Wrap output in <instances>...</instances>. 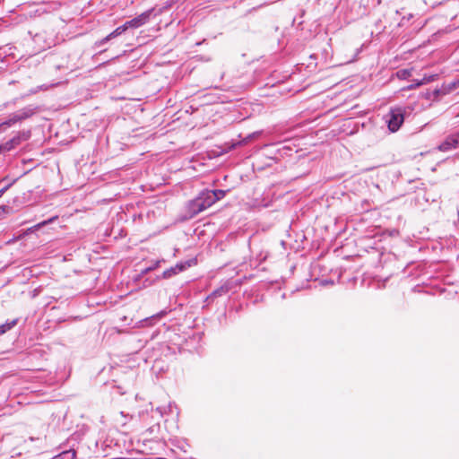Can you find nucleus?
Listing matches in <instances>:
<instances>
[{
    "label": "nucleus",
    "mask_w": 459,
    "mask_h": 459,
    "mask_svg": "<svg viewBox=\"0 0 459 459\" xmlns=\"http://www.w3.org/2000/svg\"><path fill=\"white\" fill-rule=\"evenodd\" d=\"M412 110L411 106L391 107L388 113L384 117L387 128L391 133L397 132L403 125L405 117Z\"/></svg>",
    "instance_id": "1"
},
{
    "label": "nucleus",
    "mask_w": 459,
    "mask_h": 459,
    "mask_svg": "<svg viewBox=\"0 0 459 459\" xmlns=\"http://www.w3.org/2000/svg\"><path fill=\"white\" fill-rule=\"evenodd\" d=\"M262 131H255L253 133L247 134L246 136H242L241 134L238 135V140L232 139L230 142L224 143L221 146H217L219 151H212L214 153V156H221L225 153H228L229 152L236 149L238 146L247 144L248 143H251L257 138H259L262 134Z\"/></svg>",
    "instance_id": "2"
},
{
    "label": "nucleus",
    "mask_w": 459,
    "mask_h": 459,
    "mask_svg": "<svg viewBox=\"0 0 459 459\" xmlns=\"http://www.w3.org/2000/svg\"><path fill=\"white\" fill-rule=\"evenodd\" d=\"M230 192V189L204 188L191 201H221Z\"/></svg>",
    "instance_id": "3"
},
{
    "label": "nucleus",
    "mask_w": 459,
    "mask_h": 459,
    "mask_svg": "<svg viewBox=\"0 0 459 459\" xmlns=\"http://www.w3.org/2000/svg\"><path fill=\"white\" fill-rule=\"evenodd\" d=\"M156 11L154 9H148L139 15L125 22L128 30H136L150 22L153 17Z\"/></svg>",
    "instance_id": "4"
},
{
    "label": "nucleus",
    "mask_w": 459,
    "mask_h": 459,
    "mask_svg": "<svg viewBox=\"0 0 459 459\" xmlns=\"http://www.w3.org/2000/svg\"><path fill=\"white\" fill-rule=\"evenodd\" d=\"M212 203H186L185 212L181 215L182 221H187L211 206Z\"/></svg>",
    "instance_id": "5"
},
{
    "label": "nucleus",
    "mask_w": 459,
    "mask_h": 459,
    "mask_svg": "<svg viewBox=\"0 0 459 459\" xmlns=\"http://www.w3.org/2000/svg\"><path fill=\"white\" fill-rule=\"evenodd\" d=\"M40 111H41V108L39 106L30 104V105H28V106L13 112V114H14V117H16L17 122L22 123V121H24L28 118H30L35 114H37Z\"/></svg>",
    "instance_id": "6"
},
{
    "label": "nucleus",
    "mask_w": 459,
    "mask_h": 459,
    "mask_svg": "<svg viewBox=\"0 0 459 459\" xmlns=\"http://www.w3.org/2000/svg\"><path fill=\"white\" fill-rule=\"evenodd\" d=\"M456 148H459V131L447 135L437 146L440 152H448Z\"/></svg>",
    "instance_id": "7"
},
{
    "label": "nucleus",
    "mask_w": 459,
    "mask_h": 459,
    "mask_svg": "<svg viewBox=\"0 0 459 459\" xmlns=\"http://www.w3.org/2000/svg\"><path fill=\"white\" fill-rule=\"evenodd\" d=\"M31 137V130L30 129H23L21 131H18L12 138L9 140L11 141V143L16 148L19 146L22 143L28 141Z\"/></svg>",
    "instance_id": "8"
},
{
    "label": "nucleus",
    "mask_w": 459,
    "mask_h": 459,
    "mask_svg": "<svg viewBox=\"0 0 459 459\" xmlns=\"http://www.w3.org/2000/svg\"><path fill=\"white\" fill-rule=\"evenodd\" d=\"M356 10L355 15L353 18H359L367 14L368 13V5L364 4L362 1L354 2L351 6V12Z\"/></svg>",
    "instance_id": "9"
},
{
    "label": "nucleus",
    "mask_w": 459,
    "mask_h": 459,
    "mask_svg": "<svg viewBox=\"0 0 459 459\" xmlns=\"http://www.w3.org/2000/svg\"><path fill=\"white\" fill-rule=\"evenodd\" d=\"M197 261L195 258L187 260L186 262H180L177 264L174 267L176 273L185 271L186 268L191 267L192 265L196 264Z\"/></svg>",
    "instance_id": "10"
},
{
    "label": "nucleus",
    "mask_w": 459,
    "mask_h": 459,
    "mask_svg": "<svg viewBox=\"0 0 459 459\" xmlns=\"http://www.w3.org/2000/svg\"><path fill=\"white\" fill-rule=\"evenodd\" d=\"M197 261L195 258L187 260L186 262H180L177 264L174 267L176 273L185 271L186 268L191 267L192 265L196 264Z\"/></svg>",
    "instance_id": "11"
},
{
    "label": "nucleus",
    "mask_w": 459,
    "mask_h": 459,
    "mask_svg": "<svg viewBox=\"0 0 459 459\" xmlns=\"http://www.w3.org/2000/svg\"><path fill=\"white\" fill-rule=\"evenodd\" d=\"M17 123L18 122L16 120V117H14V114L12 113L8 116L6 119L0 123V131H4Z\"/></svg>",
    "instance_id": "12"
},
{
    "label": "nucleus",
    "mask_w": 459,
    "mask_h": 459,
    "mask_svg": "<svg viewBox=\"0 0 459 459\" xmlns=\"http://www.w3.org/2000/svg\"><path fill=\"white\" fill-rule=\"evenodd\" d=\"M413 68H403L395 72L394 75L400 80H407L412 75Z\"/></svg>",
    "instance_id": "13"
},
{
    "label": "nucleus",
    "mask_w": 459,
    "mask_h": 459,
    "mask_svg": "<svg viewBox=\"0 0 459 459\" xmlns=\"http://www.w3.org/2000/svg\"><path fill=\"white\" fill-rule=\"evenodd\" d=\"M17 323H18V319H13V320L5 322L3 325H0V335L10 331L12 328H13L17 325Z\"/></svg>",
    "instance_id": "14"
},
{
    "label": "nucleus",
    "mask_w": 459,
    "mask_h": 459,
    "mask_svg": "<svg viewBox=\"0 0 459 459\" xmlns=\"http://www.w3.org/2000/svg\"><path fill=\"white\" fill-rule=\"evenodd\" d=\"M57 219V216H53L51 217L50 219L48 220H46V221H43L36 225H34L33 227H30L27 230L26 233H31V232H34L35 230L42 228L43 226L54 221L55 220Z\"/></svg>",
    "instance_id": "15"
},
{
    "label": "nucleus",
    "mask_w": 459,
    "mask_h": 459,
    "mask_svg": "<svg viewBox=\"0 0 459 459\" xmlns=\"http://www.w3.org/2000/svg\"><path fill=\"white\" fill-rule=\"evenodd\" d=\"M432 101H439L441 98L446 95L443 85L440 88H436L431 91Z\"/></svg>",
    "instance_id": "16"
},
{
    "label": "nucleus",
    "mask_w": 459,
    "mask_h": 459,
    "mask_svg": "<svg viewBox=\"0 0 459 459\" xmlns=\"http://www.w3.org/2000/svg\"><path fill=\"white\" fill-rule=\"evenodd\" d=\"M172 6L171 1H167L162 7L158 8L157 6L151 7L150 9H154L156 11L155 14L152 18H155L160 14H162L166 10L169 9Z\"/></svg>",
    "instance_id": "17"
},
{
    "label": "nucleus",
    "mask_w": 459,
    "mask_h": 459,
    "mask_svg": "<svg viewBox=\"0 0 459 459\" xmlns=\"http://www.w3.org/2000/svg\"><path fill=\"white\" fill-rule=\"evenodd\" d=\"M75 452L74 450H66L62 452L61 454L56 455L53 459H74Z\"/></svg>",
    "instance_id": "18"
},
{
    "label": "nucleus",
    "mask_w": 459,
    "mask_h": 459,
    "mask_svg": "<svg viewBox=\"0 0 459 459\" xmlns=\"http://www.w3.org/2000/svg\"><path fill=\"white\" fill-rule=\"evenodd\" d=\"M127 30H128V29H127L126 23L124 22L122 25L117 27L113 31H111V37H114V39H115V38L124 34Z\"/></svg>",
    "instance_id": "19"
},
{
    "label": "nucleus",
    "mask_w": 459,
    "mask_h": 459,
    "mask_svg": "<svg viewBox=\"0 0 459 459\" xmlns=\"http://www.w3.org/2000/svg\"><path fill=\"white\" fill-rule=\"evenodd\" d=\"M442 85L445 89L446 95L459 88V86L457 85V83L455 80L448 83L444 82Z\"/></svg>",
    "instance_id": "20"
},
{
    "label": "nucleus",
    "mask_w": 459,
    "mask_h": 459,
    "mask_svg": "<svg viewBox=\"0 0 459 459\" xmlns=\"http://www.w3.org/2000/svg\"><path fill=\"white\" fill-rule=\"evenodd\" d=\"M438 79L437 74H424V76L420 79L422 85L428 84L429 82H435Z\"/></svg>",
    "instance_id": "21"
},
{
    "label": "nucleus",
    "mask_w": 459,
    "mask_h": 459,
    "mask_svg": "<svg viewBox=\"0 0 459 459\" xmlns=\"http://www.w3.org/2000/svg\"><path fill=\"white\" fill-rule=\"evenodd\" d=\"M13 149H15V147L13 145V143H11L10 140L0 143V153L10 152Z\"/></svg>",
    "instance_id": "22"
},
{
    "label": "nucleus",
    "mask_w": 459,
    "mask_h": 459,
    "mask_svg": "<svg viewBox=\"0 0 459 459\" xmlns=\"http://www.w3.org/2000/svg\"><path fill=\"white\" fill-rule=\"evenodd\" d=\"M113 39H114V37H111V32H110L109 34H108L106 37H104L100 40L96 41L95 46L97 48H101L102 46H104L105 44H107Z\"/></svg>",
    "instance_id": "23"
},
{
    "label": "nucleus",
    "mask_w": 459,
    "mask_h": 459,
    "mask_svg": "<svg viewBox=\"0 0 459 459\" xmlns=\"http://www.w3.org/2000/svg\"><path fill=\"white\" fill-rule=\"evenodd\" d=\"M228 290H229V288H228V287H224V286H222V287H221L220 289L215 290L212 292V296H214V297L221 296L222 294L227 293V292H228Z\"/></svg>",
    "instance_id": "24"
},
{
    "label": "nucleus",
    "mask_w": 459,
    "mask_h": 459,
    "mask_svg": "<svg viewBox=\"0 0 459 459\" xmlns=\"http://www.w3.org/2000/svg\"><path fill=\"white\" fill-rule=\"evenodd\" d=\"M431 91L430 90H426L425 91H421L420 93V98H422V99H425V100H432V94H431Z\"/></svg>",
    "instance_id": "25"
},
{
    "label": "nucleus",
    "mask_w": 459,
    "mask_h": 459,
    "mask_svg": "<svg viewBox=\"0 0 459 459\" xmlns=\"http://www.w3.org/2000/svg\"><path fill=\"white\" fill-rule=\"evenodd\" d=\"M176 272L174 267H170L169 269L163 272V278H169L173 275H176Z\"/></svg>",
    "instance_id": "26"
},
{
    "label": "nucleus",
    "mask_w": 459,
    "mask_h": 459,
    "mask_svg": "<svg viewBox=\"0 0 459 459\" xmlns=\"http://www.w3.org/2000/svg\"><path fill=\"white\" fill-rule=\"evenodd\" d=\"M411 18H413L412 13H409L407 16H403L398 23V26L403 27L405 25V22H409Z\"/></svg>",
    "instance_id": "27"
},
{
    "label": "nucleus",
    "mask_w": 459,
    "mask_h": 459,
    "mask_svg": "<svg viewBox=\"0 0 459 459\" xmlns=\"http://www.w3.org/2000/svg\"><path fill=\"white\" fill-rule=\"evenodd\" d=\"M29 34L31 36L34 42H39L43 39V35L41 33H35L33 34L32 31H29Z\"/></svg>",
    "instance_id": "28"
},
{
    "label": "nucleus",
    "mask_w": 459,
    "mask_h": 459,
    "mask_svg": "<svg viewBox=\"0 0 459 459\" xmlns=\"http://www.w3.org/2000/svg\"><path fill=\"white\" fill-rule=\"evenodd\" d=\"M411 83L413 84L414 88H418L420 86H422V82H421V80L420 79H413L411 81Z\"/></svg>",
    "instance_id": "29"
},
{
    "label": "nucleus",
    "mask_w": 459,
    "mask_h": 459,
    "mask_svg": "<svg viewBox=\"0 0 459 459\" xmlns=\"http://www.w3.org/2000/svg\"><path fill=\"white\" fill-rule=\"evenodd\" d=\"M43 89H46L45 85L39 86V87H37L36 89H31V90L30 91L29 95H30V94H35V93H37L39 90H43Z\"/></svg>",
    "instance_id": "30"
},
{
    "label": "nucleus",
    "mask_w": 459,
    "mask_h": 459,
    "mask_svg": "<svg viewBox=\"0 0 459 459\" xmlns=\"http://www.w3.org/2000/svg\"><path fill=\"white\" fill-rule=\"evenodd\" d=\"M12 186V183L7 184L4 187L0 189V198L3 196L4 193Z\"/></svg>",
    "instance_id": "31"
},
{
    "label": "nucleus",
    "mask_w": 459,
    "mask_h": 459,
    "mask_svg": "<svg viewBox=\"0 0 459 459\" xmlns=\"http://www.w3.org/2000/svg\"><path fill=\"white\" fill-rule=\"evenodd\" d=\"M414 86L412 83L407 85V86H404L401 89L402 91H411V90H414Z\"/></svg>",
    "instance_id": "32"
},
{
    "label": "nucleus",
    "mask_w": 459,
    "mask_h": 459,
    "mask_svg": "<svg viewBox=\"0 0 459 459\" xmlns=\"http://www.w3.org/2000/svg\"><path fill=\"white\" fill-rule=\"evenodd\" d=\"M5 206L4 205H0V220L4 216V214L6 213V211H5Z\"/></svg>",
    "instance_id": "33"
},
{
    "label": "nucleus",
    "mask_w": 459,
    "mask_h": 459,
    "mask_svg": "<svg viewBox=\"0 0 459 459\" xmlns=\"http://www.w3.org/2000/svg\"><path fill=\"white\" fill-rule=\"evenodd\" d=\"M100 201L106 202V201H114L113 198H103Z\"/></svg>",
    "instance_id": "34"
},
{
    "label": "nucleus",
    "mask_w": 459,
    "mask_h": 459,
    "mask_svg": "<svg viewBox=\"0 0 459 459\" xmlns=\"http://www.w3.org/2000/svg\"><path fill=\"white\" fill-rule=\"evenodd\" d=\"M22 162H23L24 164H26L27 162H32V160H22Z\"/></svg>",
    "instance_id": "35"
},
{
    "label": "nucleus",
    "mask_w": 459,
    "mask_h": 459,
    "mask_svg": "<svg viewBox=\"0 0 459 459\" xmlns=\"http://www.w3.org/2000/svg\"><path fill=\"white\" fill-rule=\"evenodd\" d=\"M455 81L456 82L457 85L459 86V77L455 78Z\"/></svg>",
    "instance_id": "36"
},
{
    "label": "nucleus",
    "mask_w": 459,
    "mask_h": 459,
    "mask_svg": "<svg viewBox=\"0 0 459 459\" xmlns=\"http://www.w3.org/2000/svg\"><path fill=\"white\" fill-rule=\"evenodd\" d=\"M333 199H335V198H340L339 196L335 197L334 195L332 196Z\"/></svg>",
    "instance_id": "37"
},
{
    "label": "nucleus",
    "mask_w": 459,
    "mask_h": 459,
    "mask_svg": "<svg viewBox=\"0 0 459 459\" xmlns=\"http://www.w3.org/2000/svg\"><path fill=\"white\" fill-rule=\"evenodd\" d=\"M329 199H330V197H329V196H327L325 201H326V202H329Z\"/></svg>",
    "instance_id": "38"
}]
</instances>
